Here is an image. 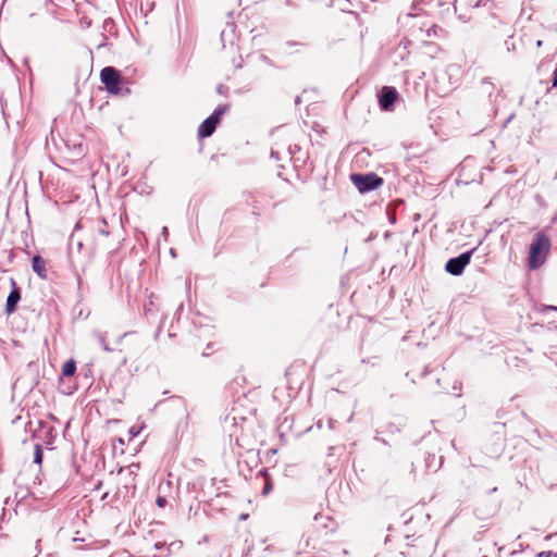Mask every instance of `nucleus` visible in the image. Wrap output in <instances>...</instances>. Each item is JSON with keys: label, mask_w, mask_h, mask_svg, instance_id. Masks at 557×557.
I'll use <instances>...</instances> for the list:
<instances>
[{"label": "nucleus", "mask_w": 557, "mask_h": 557, "mask_svg": "<svg viewBox=\"0 0 557 557\" xmlns=\"http://www.w3.org/2000/svg\"><path fill=\"white\" fill-rule=\"evenodd\" d=\"M220 350L219 344L214 341L209 342L205 348V350L201 352L202 357H210L216 351Z\"/></svg>", "instance_id": "obj_15"}, {"label": "nucleus", "mask_w": 557, "mask_h": 557, "mask_svg": "<svg viewBox=\"0 0 557 557\" xmlns=\"http://www.w3.org/2000/svg\"><path fill=\"white\" fill-rule=\"evenodd\" d=\"M62 141L64 153H67L71 162H75L85 156L87 148L83 135L76 132H66Z\"/></svg>", "instance_id": "obj_3"}, {"label": "nucleus", "mask_w": 557, "mask_h": 557, "mask_svg": "<svg viewBox=\"0 0 557 557\" xmlns=\"http://www.w3.org/2000/svg\"><path fill=\"white\" fill-rule=\"evenodd\" d=\"M286 46L289 47V48H296V47H305L306 44L305 42L295 41V40H288V41H286Z\"/></svg>", "instance_id": "obj_20"}, {"label": "nucleus", "mask_w": 557, "mask_h": 557, "mask_svg": "<svg viewBox=\"0 0 557 557\" xmlns=\"http://www.w3.org/2000/svg\"><path fill=\"white\" fill-rule=\"evenodd\" d=\"M166 503H168V500L164 496L157 497L156 504L158 505V507L163 508V507H165Z\"/></svg>", "instance_id": "obj_21"}, {"label": "nucleus", "mask_w": 557, "mask_h": 557, "mask_svg": "<svg viewBox=\"0 0 557 557\" xmlns=\"http://www.w3.org/2000/svg\"><path fill=\"white\" fill-rule=\"evenodd\" d=\"M247 205L252 209V214L259 216L261 214V207L259 206V201L257 197L252 194H249L246 199Z\"/></svg>", "instance_id": "obj_12"}, {"label": "nucleus", "mask_w": 557, "mask_h": 557, "mask_svg": "<svg viewBox=\"0 0 557 557\" xmlns=\"http://www.w3.org/2000/svg\"><path fill=\"white\" fill-rule=\"evenodd\" d=\"M271 157L278 160V152L276 151H271Z\"/></svg>", "instance_id": "obj_24"}, {"label": "nucleus", "mask_w": 557, "mask_h": 557, "mask_svg": "<svg viewBox=\"0 0 557 557\" xmlns=\"http://www.w3.org/2000/svg\"><path fill=\"white\" fill-rule=\"evenodd\" d=\"M109 24H112V21H110V20L104 21V26H106V27H107Z\"/></svg>", "instance_id": "obj_27"}, {"label": "nucleus", "mask_w": 557, "mask_h": 557, "mask_svg": "<svg viewBox=\"0 0 557 557\" xmlns=\"http://www.w3.org/2000/svg\"><path fill=\"white\" fill-rule=\"evenodd\" d=\"M553 555H554L553 552L544 550V552L539 553L537 557H552Z\"/></svg>", "instance_id": "obj_23"}, {"label": "nucleus", "mask_w": 557, "mask_h": 557, "mask_svg": "<svg viewBox=\"0 0 557 557\" xmlns=\"http://www.w3.org/2000/svg\"><path fill=\"white\" fill-rule=\"evenodd\" d=\"M314 521H315V527H319L320 524H322L324 528H330L331 531L335 530V527H334L335 522L329 516H323V515H320V513L315 515Z\"/></svg>", "instance_id": "obj_11"}, {"label": "nucleus", "mask_w": 557, "mask_h": 557, "mask_svg": "<svg viewBox=\"0 0 557 557\" xmlns=\"http://www.w3.org/2000/svg\"><path fill=\"white\" fill-rule=\"evenodd\" d=\"M475 249H476V247H474L466 252H462L458 257L450 258L445 264L446 272H448L449 274H451L454 276L461 275L465 271V268L470 263L471 257H472L473 252L475 251Z\"/></svg>", "instance_id": "obj_5"}, {"label": "nucleus", "mask_w": 557, "mask_h": 557, "mask_svg": "<svg viewBox=\"0 0 557 557\" xmlns=\"http://www.w3.org/2000/svg\"><path fill=\"white\" fill-rule=\"evenodd\" d=\"M157 297L150 294L148 301L144 305V314L148 320H154L159 312V307L156 302Z\"/></svg>", "instance_id": "obj_10"}, {"label": "nucleus", "mask_w": 557, "mask_h": 557, "mask_svg": "<svg viewBox=\"0 0 557 557\" xmlns=\"http://www.w3.org/2000/svg\"><path fill=\"white\" fill-rule=\"evenodd\" d=\"M411 548H412V545H407V549L401 550L400 554L404 557H417V555L411 552Z\"/></svg>", "instance_id": "obj_19"}, {"label": "nucleus", "mask_w": 557, "mask_h": 557, "mask_svg": "<svg viewBox=\"0 0 557 557\" xmlns=\"http://www.w3.org/2000/svg\"><path fill=\"white\" fill-rule=\"evenodd\" d=\"M350 181L360 194L375 190L384 183V180L374 172L366 174L354 173L350 175Z\"/></svg>", "instance_id": "obj_4"}, {"label": "nucleus", "mask_w": 557, "mask_h": 557, "mask_svg": "<svg viewBox=\"0 0 557 557\" xmlns=\"http://www.w3.org/2000/svg\"><path fill=\"white\" fill-rule=\"evenodd\" d=\"M11 284V292L9 293V296L5 301L4 312L7 315H11L14 313L17 309V304L21 300V289L17 286L16 281L12 277L10 280Z\"/></svg>", "instance_id": "obj_7"}, {"label": "nucleus", "mask_w": 557, "mask_h": 557, "mask_svg": "<svg viewBox=\"0 0 557 557\" xmlns=\"http://www.w3.org/2000/svg\"><path fill=\"white\" fill-rule=\"evenodd\" d=\"M100 81L111 95L123 97L131 94L128 81L121 75L120 71L112 66H107L101 70Z\"/></svg>", "instance_id": "obj_2"}, {"label": "nucleus", "mask_w": 557, "mask_h": 557, "mask_svg": "<svg viewBox=\"0 0 557 557\" xmlns=\"http://www.w3.org/2000/svg\"><path fill=\"white\" fill-rule=\"evenodd\" d=\"M549 250H550L549 237L543 232L536 233L532 244L530 245V249H529V257H528L529 270H536L540 267H542L547 259Z\"/></svg>", "instance_id": "obj_1"}, {"label": "nucleus", "mask_w": 557, "mask_h": 557, "mask_svg": "<svg viewBox=\"0 0 557 557\" xmlns=\"http://www.w3.org/2000/svg\"><path fill=\"white\" fill-rule=\"evenodd\" d=\"M542 45H543V41H542V40H537V41H536V47H539V48H540V47H542Z\"/></svg>", "instance_id": "obj_26"}, {"label": "nucleus", "mask_w": 557, "mask_h": 557, "mask_svg": "<svg viewBox=\"0 0 557 557\" xmlns=\"http://www.w3.org/2000/svg\"><path fill=\"white\" fill-rule=\"evenodd\" d=\"M546 310H554V311H557V307H556V306H547V307H546Z\"/></svg>", "instance_id": "obj_25"}, {"label": "nucleus", "mask_w": 557, "mask_h": 557, "mask_svg": "<svg viewBox=\"0 0 557 557\" xmlns=\"http://www.w3.org/2000/svg\"><path fill=\"white\" fill-rule=\"evenodd\" d=\"M108 496V493H104L102 496V499H104Z\"/></svg>", "instance_id": "obj_29"}, {"label": "nucleus", "mask_w": 557, "mask_h": 557, "mask_svg": "<svg viewBox=\"0 0 557 557\" xmlns=\"http://www.w3.org/2000/svg\"><path fill=\"white\" fill-rule=\"evenodd\" d=\"M2 529V527L0 525V530Z\"/></svg>", "instance_id": "obj_30"}, {"label": "nucleus", "mask_w": 557, "mask_h": 557, "mask_svg": "<svg viewBox=\"0 0 557 557\" xmlns=\"http://www.w3.org/2000/svg\"><path fill=\"white\" fill-rule=\"evenodd\" d=\"M103 227L99 228V233L104 236H109L110 232L107 230V222L103 220Z\"/></svg>", "instance_id": "obj_22"}, {"label": "nucleus", "mask_w": 557, "mask_h": 557, "mask_svg": "<svg viewBox=\"0 0 557 557\" xmlns=\"http://www.w3.org/2000/svg\"><path fill=\"white\" fill-rule=\"evenodd\" d=\"M34 463L39 465V466L42 463V447L40 444L35 445Z\"/></svg>", "instance_id": "obj_17"}, {"label": "nucleus", "mask_w": 557, "mask_h": 557, "mask_svg": "<svg viewBox=\"0 0 557 557\" xmlns=\"http://www.w3.org/2000/svg\"><path fill=\"white\" fill-rule=\"evenodd\" d=\"M32 269L41 280H47L48 272L46 268V260L39 255L33 257Z\"/></svg>", "instance_id": "obj_9"}, {"label": "nucleus", "mask_w": 557, "mask_h": 557, "mask_svg": "<svg viewBox=\"0 0 557 557\" xmlns=\"http://www.w3.org/2000/svg\"><path fill=\"white\" fill-rule=\"evenodd\" d=\"M379 106L383 111H392L398 99V92L395 87L384 86L377 94Z\"/></svg>", "instance_id": "obj_6"}, {"label": "nucleus", "mask_w": 557, "mask_h": 557, "mask_svg": "<svg viewBox=\"0 0 557 557\" xmlns=\"http://www.w3.org/2000/svg\"><path fill=\"white\" fill-rule=\"evenodd\" d=\"M101 485H102V483H101V482H99V483L96 485V490H101Z\"/></svg>", "instance_id": "obj_28"}, {"label": "nucleus", "mask_w": 557, "mask_h": 557, "mask_svg": "<svg viewBox=\"0 0 557 557\" xmlns=\"http://www.w3.org/2000/svg\"><path fill=\"white\" fill-rule=\"evenodd\" d=\"M216 125L218 123L214 121V119L208 116L198 127V138H206L211 136L214 133Z\"/></svg>", "instance_id": "obj_8"}, {"label": "nucleus", "mask_w": 557, "mask_h": 557, "mask_svg": "<svg viewBox=\"0 0 557 557\" xmlns=\"http://www.w3.org/2000/svg\"><path fill=\"white\" fill-rule=\"evenodd\" d=\"M259 474L264 478L265 483H264V486L262 488V495L267 496L273 490V483H272L271 478H270V475L268 473V470L262 469V470L259 471Z\"/></svg>", "instance_id": "obj_13"}, {"label": "nucleus", "mask_w": 557, "mask_h": 557, "mask_svg": "<svg viewBox=\"0 0 557 557\" xmlns=\"http://www.w3.org/2000/svg\"><path fill=\"white\" fill-rule=\"evenodd\" d=\"M230 109L228 104L219 106L214 109L213 113L210 115L211 119H214L216 123H219L221 116L227 112Z\"/></svg>", "instance_id": "obj_16"}, {"label": "nucleus", "mask_w": 557, "mask_h": 557, "mask_svg": "<svg viewBox=\"0 0 557 557\" xmlns=\"http://www.w3.org/2000/svg\"><path fill=\"white\" fill-rule=\"evenodd\" d=\"M75 371H76V362L74 359L67 360L62 367V375L63 376L70 377V376L74 375Z\"/></svg>", "instance_id": "obj_14"}, {"label": "nucleus", "mask_w": 557, "mask_h": 557, "mask_svg": "<svg viewBox=\"0 0 557 557\" xmlns=\"http://www.w3.org/2000/svg\"><path fill=\"white\" fill-rule=\"evenodd\" d=\"M97 338L99 344L101 345L102 349L106 351H111L112 349L109 347L107 341H106V334L104 333H98Z\"/></svg>", "instance_id": "obj_18"}]
</instances>
